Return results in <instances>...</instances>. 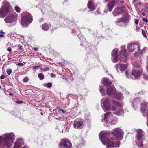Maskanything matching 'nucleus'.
<instances>
[{
  "mask_svg": "<svg viewBox=\"0 0 148 148\" xmlns=\"http://www.w3.org/2000/svg\"><path fill=\"white\" fill-rule=\"evenodd\" d=\"M99 90L100 92L102 94V96L105 95V93L104 92V90L103 88V87L102 86H99Z\"/></svg>",
  "mask_w": 148,
  "mask_h": 148,
  "instance_id": "29",
  "label": "nucleus"
},
{
  "mask_svg": "<svg viewBox=\"0 0 148 148\" xmlns=\"http://www.w3.org/2000/svg\"><path fill=\"white\" fill-rule=\"evenodd\" d=\"M116 107L115 106L113 105L112 106L111 109L112 111H114L116 110Z\"/></svg>",
  "mask_w": 148,
  "mask_h": 148,
  "instance_id": "40",
  "label": "nucleus"
},
{
  "mask_svg": "<svg viewBox=\"0 0 148 148\" xmlns=\"http://www.w3.org/2000/svg\"><path fill=\"white\" fill-rule=\"evenodd\" d=\"M142 15L143 16H145V15H146V14L145 12H143L142 13Z\"/></svg>",
  "mask_w": 148,
  "mask_h": 148,
  "instance_id": "57",
  "label": "nucleus"
},
{
  "mask_svg": "<svg viewBox=\"0 0 148 148\" xmlns=\"http://www.w3.org/2000/svg\"><path fill=\"white\" fill-rule=\"evenodd\" d=\"M145 51V48H144L141 52V54H143Z\"/></svg>",
  "mask_w": 148,
  "mask_h": 148,
  "instance_id": "46",
  "label": "nucleus"
},
{
  "mask_svg": "<svg viewBox=\"0 0 148 148\" xmlns=\"http://www.w3.org/2000/svg\"><path fill=\"white\" fill-rule=\"evenodd\" d=\"M111 135H115L118 139L121 140L123 138V132L122 130L120 129L116 128L114 129L113 132L111 134Z\"/></svg>",
  "mask_w": 148,
  "mask_h": 148,
  "instance_id": "8",
  "label": "nucleus"
},
{
  "mask_svg": "<svg viewBox=\"0 0 148 148\" xmlns=\"http://www.w3.org/2000/svg\"><path fill=\"white\" fill-rule=\"evenodd\" d=\"M147 71H148V67H147Z\"/></svg>",
  "mask_w": 148,
  "mask_h": 148,
  "instance_id": "63",
  "label": "nucleus"
},
{
  "mask_svg": "<svg viewBox=\"0 0 148 148\" xmlns=\"http://www.w3.org/2000/svg\"><path fill=\"white\" fill-rule=\"evenodd\" d=\"M142 33L143 36L145 37H146V34H145V32L143 30H142Z\"/></svg>",
  "mask_w": 148,
  "mask_h": 148,
  "instance_id": "39",
  "label": "nucleus"
},
{
  "mask_svg": "<svg viewBox=\"0 0 148 148\" xmlns=\"http://www.w3.org/2000/svg\"><path fill=\"white\" fill-rule=\"evenodd\" d=\"M17 103H21V102L20 101H17Z\"/></svg>",
  "mask_w": 148,
  "mask_h": 148,
  "instance_id": "60",
  "label": "nucleus"
},
{
  "mask_svg": "<svg viewBox=\"0 0 148 148\" xmlns=\"http://www.w3.org/2000/svg\"><path fill=\"white\" fill-rule=\"evenodd\" d=\"M117 0H113L110 2L108 5H107L108 10L111 12L114 6V4L117 1Z\"/></svg>",
  "mask_w": 148,
  "mask_h": 148,
  "instance_id": "18",
  "label": "nucleus"
},
{
  "mask_svg": "<svg viewBox=\"0 0 148 148\" xmlns=\"http://www.w3.org/2000/svg\"><path fill=\"white\" fill-rule=\"evenodd\" d=\"M112 115L111 112H107L104 114V118L102 121L106 122L108 124L114 125L116 122V119L115 118L114 119H112Z\"/></svg>",
  "mask_w": 148,
  "mask_h": 148,
  "instance_id": "5",
  "label": "nucleus"
},
{
  "mask_svg": "<svg viewBox=\"0 0 148 148\" xmlns=\"http://www.w3.org/2000/svg\"><path fill=\"white\" fill-rule=\"evenodd\" d=\"M45 86H47V88L51 87L52 86V84L51 83H48L44 85Z\"/></svg>",
  "mask_w": 148,
  "mask_h": 148,
  "instance_id": "32",
  "label": "nucleus"
},
{
  "mask_svg": "<svg viewBox=\"0 0 148 148\" xmlns=\"http://www.w3.org/2000/svg\"><path fill=\"white\" fill-rule=\"evenodd\" d=\"M62 112L64 114H66L67 113V111L66 110H62Z\"/></svg>",
  "mask_w": 148,
  "mask_h": 148,
  "instance_id": "49",
  "label": "nucleus"
},
{
  "mask_svg": "<svg viewBox=\"0 0 148 148\" xmlns=\"http://www.w3.org/2000/svg\"><path fill=\"white\" fill-rule=\"evenodd\" d=\"M24 144V143L21 138L17 140L15 142L13 148H20L21 146Z\"/></svg>",
  "mask_w": 148,
  "mask_h": 148,
  "instance_id": "14",
  "label": "nucleus"
},
{
  "mask_svg": "<svg viewBox=\"0 0 148 148\" xmlns=\"http://www.w3.org/2000/svg\"><path fill=\"white\" fill-rule=\"evenodd\" d=\"M110 136V133L108 132H101L99 134V139L102 143L105 145L107 143V148L114 147V143L108 140Z\"/></svg>",
  "mask_w": 148,
  "mask_h": 148,
  "instance_id": "2",
  "label": "nucleus"
},
{
  "mask_svg": "<svg viewBox=\"0 0 148 148\" xmlns=\"http://www.w3.org/2000/svg\"><path fill=\"white\" fill-rule=\"evenodd\" d=\"M102 83L105 86H108L110 85L112 82L107 78H104L102 80Z\"/></svg>",
  "mask_w": 148,
  "mask_h": 148,
  "instance_id": "22",
  "label": "nucleus"
},
{
  "mask_svg": "<svg viewBox=\"0 0 148 148\" xmlns=\"http://www.w3.org/2000/svg\"><path fill=\"white\" fill-rule=\"evenodd\" d=\"M7 50L9 52H11L12 51L11 48L10 47H8L7 49Z\"/></svg>",
  "mask_w": 148,
  "mask_h": 148,
  "instance_id": "50",
  "label": "nucleus"
},
{
  "mask_svg": "<svg viewBox=\"0 0 148 148\" xmlns=\"http://www.w3.org/2000/svg\"><path fill=\"white\" fill-rule=\"evenodd\" d=\"M15 136L12 133H6L0 136V147L3 145L7 148H10L14 140Z\"/></svg>",
  "mask_w": 148,
  "mask_h": 148,
  "instance_id": "1",
  "label": "nucleus"
},
{
  "mask_svg": "<svg viewBox=\"0 0 148 148\" xmlns=\"http://www.w3.org/2000/svg\"><path fill=\"white\" fill-rule=\"evenodd\" d=\"M130 73V72L129 71H127L125 72V74L127 76V77L128 78H130V76H129L128 75Z\"/></svg>",
  "mask_w": 148,
  "mask_h": 148,
  "instance_id": "36",
  "label": "nucleus"
},
{
  "mask_svg": "<svg viewBox=\"0 0 148 148\" xmlns=\"http://www.w3.org/2000/svg\"><path fill=\"white\" fill-rule=\"evenodd\" d=\"M135 22L136 24H138L139 23V20L138 19H135Z\"/></svg>",
  "mask_w": 148,
  "mask_h": 148,
  "instance_id": "47",
  "label": "nucleus"
},
{
  "mask_svg": "<svg viewBox=\"0 0 148 148\" xmlns=\"http://www.w3.org/2000/svg\"><path fill=\"white\" fill-rule=\"evenodd\" d=\"M19 49L20 50H22V46H19Z\"/></svg>",
  "mask_w": 148,
  "mask_h": 148,
  "instance_id": "54",
  "label": "nucleus"
},
{
  "mask_svg": "<svg viewBox=\"0 0 148 148\" xmlns=\"http://www.w3.org/2000/svg\"><path fill=\"white\" fill-rule=\"evenodd\" d=\"M130 19V17L129 16H125L121 18H118L116 21L115 23L117 25H120L121 22H123L126 23H127L129 21Z\"/></svg>",
  "mask_w": 148,
  "mask_h": 148,
  "instance_id": "12",
  "label": "nucleus"
},
{
  "mask_svg": "<svg viewBox=\"0 0 148 148\" xmlns=\"http://www.w3.org/2000/svg\"><path fill=\"white\" fill-rule=\"evenodd\" d=\"M125 11L124 8H115L113 12L114 16H116L121 14Z\"/></svg>",
  "mask_w": 148,
  "mask_h": 148,
  "instance_id": "15",
  "label": "nucleus"
},
{
  "mask_svg": "<svg viewBox=\"0 0 148 148\" xmlns=\"http://www.w3.org/2000/svg\"><path fill=\"white\" fill-rule=\"evenodd\" d=\"M60 146L62 148H71L72 147L70 141L65 139H63L61 141Z\"/></svg>",
  "mask_w": 148,
  "mask_h": 148,
  "instance_id": "11",
  "label": "nucleus"
},
{
  "mask_svg": "<svg viewBox=\"0 0 148 148\" xmlns=\"http://www.w3.org/2000/svg\"><path fill=\"white\" fill-rule=\"evenodd\" d=\"M140 100L139 99H138L134 101L133 105L134 106V105H135L136 103H140Z\"/></svg>",
  "mask_w": 148,
  "mask_h": 148,
  "instance_id": "37",
  "label": "nucleus"
},
{
  "mask_svg": "<svg viewBox=\"0 0 148 148\" xmlns=\"http://www.w3.org/2000/svg\"><path fill=\"white\" fill-rule=\"evenodd\" d=\"M22 148H29L27 146H25L24 147H23Z\"/></svg>",
  "mask_w": 148,
  "mask_h": 148,
  "instance_id": "55",
  "label": "nucleus"
},
{
  "mask_svg": "<svg viewBox=\"0 0 148 148\" xmlns=\"http://www.w3.org/2000/svg\"><path fill=\"white\" fill-rule=\"evenodd\" d=\"M120 144V142L119 141L118 142H117L116 143L115 145L114 144V147H119Z\"/></svg>",
  "mask_w": 148,
  "mask_h": 148,
  "instance_id": "35",
  "label": "nucleus"
},
{
  "mask_svg": "<svg viewBox=\"0 0 148 148\" xmlns=\"http://www.w3.org/2000/svg\"><path fill=\"white\" fill-rule=\"evenodd\" d=\"M142 106L141 108V110L142 112L143 113L146 110L147 107V103H144L143 104H142Z\"/></svg>",
  "mask_w": 148,
  "mask_h": 148,
  "instance_id": "25",
  "label": "nucleus"
},
{
  "mask_svg": "<svg viewBox=\"0 0 148 148\" xmlns=\"http://www.w3.org/2000/svg\"><path fill=\"white\" fill-rule=\"evenodd\" d=\"M127 66V64H122L119 63L116 65V67L117 69L119 68L120 71L122 72L126 69Z\"/></svg>",
  "mask_w": 148,
  "mask_h": 148,
  "instance_id": "19",
  "label": "nucleus"
},
{
  "mask_svg": "<svg viewBox=\"0 0 148 148\" xmlns=\"http://www.w3.org/2000/svg\"><path fill=\"white\" fill-rule=\"evenodd\" d=\"M0 33L1 34H5V33L4 32H3L2 30H1L0 32Z\"/></svg>",
  "mask_w": 148,
  "mask_h": 148,
  "instance_id": "58",
  "label": "nucleus"
},
{
  "mask_svg": "<svg viewBox=\"0 0 148 148\" xmlns=\"http://www.w3.org/2000/svg\"><path fill=\"white\" fill-rule=\"evenodd\" d=\"M15 10L17 12H19L20 11V9L19 7L16 6L15 8Z\"/></svg>",
  "mask_w": 148,
  "mask_h": 148,
  "instance_id": "33",
  "label": "nucleus"
},
{
  "mask_svg": "<svg viewBox=\"0 0 148 148\" xmlns=\"http://www.w3.org/2000/svg\"><path fill=\"white\" fill-rule=\"evenodd\" d=\"M4 36V35L2 34H0V37H2Z\"/></svg>",
  "mask_w": 148,
  "mask_h": 148,
  "instance_id": "59",
  "label": "nucleus"
},
{
  "mask_svg": "<svg viewBox=\"0 0 148 148\" xmlns=\"http://www.w3.org/2000/svg\"><path fill=\"white\" fill-rule=\"evenodd\" d=\"M112 60L114 63H116L118 61V50L114 49L112 52Z\"/></svg>",
  "mask_w": 148,
  "mask_h": 148,
  "instance_id": "13",
  "label": "nucleus"
},
{
  "mask_svg": "<svg viewBox=\"0 0 148 148\" xmlns=\"http://www.w3.org/2000/svg\"><path fill=\"white\" fill-rule=\"evenodd\" d=\"M17 18V16L10 14L5 18L4 21L6 23H12L16 21Z\"/></svg>",
  "mask_w": 148,
  "mask_h": 148,
  "instance_id": "9",
  "label": "nucleus"
},
{
  "mask_svg": "<svg viewBox=\"0 0 148 148\" xmlns=\"http://www.w3.org/2000/svg\"><path fill=\"white\" fill-rule=\"evenodd\" d=\"M140 28L139 27H138V26H136V30L137 31H139V30H140Z\"/></svg>",
  "mask_w": 148,
  "mask_h": 148,
  "instance_id": "52",
  "label": "nucleus"
},
{
  "mask_svg": "<svg viewBox=\"0 0 148 148\" xmlns=\"http://www.w3.org/2000/svg\"><path fill=\"white\" fill-rule=\"evenodd\" d=\"M62 110L60 108H59V110H58V112H62Z\"/></svg>",
  "mask_w": 148,
  "mask_h": 148,
  "instance_id": "53",
  "label": "nucleus"
},
{
  "mask_svg": "<svg viewBox=\"0 0 148 148\" xmlns=\"http://www.w3.org/2000/svg\"><path fill=\"white\" fill-rule=\"evenodd\" d=\"M50 69L49 67H46L43 70V71L46 72L47 71H48Z\"/></svg>",
  "mask_w": 148,
  "mask_h": 148,
  "instance_id": "41",
  "label": "nucleus"
},
{
  "mask_svg": "<svg viewBox=\"0 0 148 148\" xmlns=\"http://www.w3.org/2000/svg\"><path fill=\"white\" fill-rule=\"evenodd\" d=\"M143 20L146 23L148 22V20L146 18H143Z\"/></svg>",
  "mask_w": 148,
  "mask_h": 148,
  "instance_id": "51",
  "label": "nucleus"
},
{
  "mask_svg": "<svg viewBox=\"0 0 148 148\" xmlns=\"http://www.w3.org/2000/svg\"><path fill=\"white\" fill-rule=\"evenodd\" d=\"M41 66H35L34 67L33 69L35 70H37L38 68L40 67Z\"/></svg>",
  "mask_w": 148,
  "mask_h": 148,
  "instance_id": "42",
  "label": "nucleus"
},
{
  "mask_svg": "<svg viewBox=\"0 0 148 148\" xmlns=\"http://www.w3.org/2000/svg\"><path fill=\"white\" fill-rule=\"evenodd\" d=\"M51 25L50 24L45 23L43 24L42 25V29L45 31H47L50 27Z\"/></svg>",
  "mask_w": 148,
  "mask_h": 148,
  "instance_id": "24",
  "label": "nucleus"
},
{
  "mask_svg": "<svg viewBox=\"0 0 148 148\" xmlns=\"http://www.w3.org/2000/svg\"><path fill=\"white\" fill-rule=\"evenodd\" d=\"M147 126H148V121H147Z\"/></svg>",
  "mask_w": 148,
  "mask_h": 148,
  "instance_id": "64",
  "label": "nucleus"
},
{
  "mask_svg": "<svg viewBox=\"0 0 148 148\" xmlns=\"http://www.w3.org/2000/svg\"><path fill=\"white\" fill-rule=\"evenodd\" d=\"M143 77L144 79L148 80V76L145 74H144L143 75Z\"/></svg>",
  "mask_w": 148,
  "mask_h": 148,
  "instance_id": "38",
  "label": "nucleus"
},
{
  "mask_svg": "<svg viewBox=\"0 0 148 148\" xmlns=\"http://www.w3.org/2000/svg\"><path fill=\"white\" fill-rule=\"evenodd\" d=\"M10 7L9 3L6 1H4L3 2V5L0 9V14L4 16L9 11Z\"/></svg>",
  "mask_w": 148,
  "mask_h": 148,
  "instance_id": "7",
  "label": "nucleus"
},
{
  "mask_svg": "<svg viewBox=\"0 0 148 148\" xmlns=\"http://www.w3.org/2000/svg\"><path fill=\"white\" fill-rule=\"evenodd\" d=\"M83 124V122L82 121H79L75 122L74 123V125L75 128L79 127Z\"/></svg>",
  "mask_w": 148,
  "mask_h": 148,
  "instance_id": "23",
  "label": "nucleus"
},
{
  "mask_svg": "<svg viewBox=\"0 0 148 148\" xmlns=\"http://www.w3.org/2000/svg\"><path fill=\"white\" fill-rule=\"evenodd\" d=\"M115 92V88L114 86H111L108 88L107 89L106 93L109 95L114 94Z\"/></svg>",
  "mask_w": 148,
  "mask_h": 148,
  "instance_id": "16",
  "label": "nucleus"
},
{
  "mask_svg": "<svg viewBox=\"0 0 148 148\" xmlns=\"http://www.w3.org/2000/svg\"><path fill=\"white\" fill-rule=\"evenodd\" d=\"M137 145H138L140 146H143V145H139V144L138 143H137Z\"/></svg>",
  "mask_w": 148,
  "mask_h": 148,
  "instance_id": "61",
  "label": "nucleus"
},
{
  "mask_svg": "<svg viewBox=\"0 0 148 148\" xmlns=\"http://www.w3.org/2000/svg\"><path fill=\"white\" fill-rule=\"evenodd\" d=\"M60 132H63V130H62L61 131H60Z\"/></svg>",
  "mask_w": 148,
  "mask_h": 148,
  "instance_id": "62",
  "label": "nucleus"
},
{
  "mask_svg": "<svg viewBox=\"0 0 148 148\" xmlns=\"http://www.w3.org/2000/svg\"><path fill=\"white\" fill-rule=\"evenodd\" d=\"M28 80V79L27 78H25L23 79V81L24 82H27Z\"/></svg>",
  "mask_w": 148,
  "mask_h": 148,
  "instance_id": "43",
  "label": "nucleus"
},
{
  "mask_svg": "<svg viewBox=\"0 0 148 148\" xmlns=\"http://www.w3.org/2000/svg\"><path fill=\"white\" fill-rule=\"evenodd\" d=\"M144 136V133L140 129L138 130L137 131V133L136 135V138L137 140L141 139Z\"/></svg>",
  "mask_w": 148,
  "mask_h": 148,
  "instance_id": "17",
  "label": "nucleus"
},
{
  "mask_svg": "<svg viewBox=\"0 0 148 148\" xmlns=\"http://www.w3.org/2000/svg\"><path fill=\"white\" fill-rule=\"evenodd\" d=\"M120 56L121 60L123 61L124 62H125L126 61L127 54L125 47L124 46H122L121 47V50L120 52Z\"/></svg>",
  "mask_w": 148,
  "mask_h": 148,
  "instance_id": "10",
  "label": "nucleus"
},
{
  "mask_svg": "<svg viewBox=\"0 0 148 148\" xmlns=\"http://www.w3.org/2000/svg\"><path fill=\"white\" fill-rule=\"evenodd\" d=\"M38 48H36V47H35L34 48V50L35 51H37L38 50Z\"/></svg>",
  "mask_w": 148,
  "mask_h": 148,
  "instance_id": "56",
  "label": "nucleus"
},
{
  "mask_svg": "<svg viewBox=\"0 0 148 148\" xmlns=\"http://www.w3.org/2000/svg\"><path fill=\"white\" fill-rule=\"evenodd\" d=\"M79 139L80 142H81V143L80 144H79L77 146V147L79 148L83 146L84 143V141L81 138H79Z\"/></svg>",
  "mask_w": 148,
  "mask_h": 148,
  "instance_id": "28",
  "label": "nucleus"
},
{
  "mask_svg": "<svg viewBox=\"0 0 148 148\" xmlns=\"http://www.w3.org/2000/svg\"><path fill=\"white\" fill-rule=\"evenodd\" d=\"M93 0H90L88 1L87 4L88 7L89 9L91 11H93L95 10V8Z\"/></svg>",
  "mask_w": 148,
  "mask_h": 148,
  "instance_id": "20",
  "label": "nucleus"
},
{
  "mask_svg": "<svg viewBox=\"0 0 148 148\" xmlns=\"http://www.w3.org/2000/svg\"><path fill=\"white\" fill-rule=\"evenodd\" d=\"M5 77V76H4L3 75H2L1 77H0V79H4V78Z\"/></svg>",
  "mask_w": 148,
  "mask_h": 148,
  "instance_id": "48",
  "label": "nucleus"
},
{
  "mask_svg": "<svg viewBox=\"0 0 148 148\" xmlns=\"http://www.w3.org/2000/svg\"><path fill=\"white\" fill-rule=\"evenodd\" d=\"M51 77L52 78H54L56 77V75L54 74L53 73H51Z\"/></svg>",
  "mask_w": 148,
  "mask_h": 148,
  "instance_id": "45",
  "label": "nucleus"
},
{
  "mask_svg": "<svg viewBox=\"0 0 148 148\" xmlns=\"http://www.w3.org/2000/svg\"><path fill=\"white\" fill-rule=\"evenodd\" d=\"M101 105L102 109L105 112L109 110L111 107V102L110 99L103 98L101 101Z\"/></svg>",
  "mask_w": 148,
  "mask_h": 148,
  "instance_id": "6",
  "label": "nucleus"
},
{
  "mask_svg": "<svg viewBox=\"0 0 148 148\" xmlns=\"http://www.w3.org/2000/svg\"><path fill=\"white\" fill-rule=\"evenodd\" d=\"M124 113L123 110H118L116 112H114V114L117 116H119L123 114Z\"/></svg>",
  "mask_w": 148,
  "mask_h": 148,
  "instance_id": "26",
  "label": "nucleus"
},
{
  "mask_svg": "<svg viewBox=\"0 0 148 148\" xmlns=\"http://www.w3.org/2000/svg\"><path fill=\"white\" fill-rule=\"evenodd\" d=\"M21 24L24 27L30 23L33 20L32 16L29 13L23 12L21 14Z\"/></svg>",
  "mask_w": 148,
  "mask_h": 148,
  "instance_id": "3",
  "label": "nucleus"
},
{
  "mask_svg": "<svg viewBox=\"0 0 148 148\" xmlns=\"http://www.w3.org/2000/svg\"><path fill=\"white\" fill-rule=\"evenodd\" d=\"M17 65L20 66H23L24 65V64L22 63H18L16 64Z\"/></svg>",
  "mask_w": 148,
  "mask_h": 148,
  "instance_id": "44",
  "label": "nucleus"
},
{
  "mask_svg": "<svg viewBox=\"0 0 148 148\" xmlns=\"http://www.w3.org/2000/svg\"><path fill=\"white\" fill-rule=\"evenodd\" d=\"M39 79L40 80H42L44 78V75L42 73H39L38 75Z\"/></svg>",
  "mask_w": 148,
  "mask_h": 148,
  "instance_id": "30",
  "label": "nucleus"
},
{
  "mask_svg": "<svg viewBox=\"0 0 148 148\" xmlns=\"http://www.w3.org/2000/svg\"><path fill=\"white\" fill-rule=\"evenodd\" d=\"M113 103L114 104L118 106H121V105L119 102L113 100L112 101Z\"/></svg>",
  "mask_w": 148,
  "mask_h": 148,
  "instance_id": "31",
  "label": "nucleus"
},
{
  "mask_svg": "<svg viewBox=\"0 0 148 148\" xmlns=\"http://www.w3.org/2000/svg\"><path fill=\"white\" fill-rule=\"evenodd\" d=\"M140 44L137 43H130L128 44L127 49L130 52L134 54H137L140 51Z\"/></svg>",
  "mask_w": 148,
  "mask_h": 148,
  "instance_id": "4",
  "label": "nucleus"
},
{
  "mask_svg": "<svg viewBox=\"0 0 148 148\" xmlns=\"http://www.w3.org/2000/svg\"><path fill=\"white\" fill-rule=\"evenodd\" d=\"M141 73L139 71L137 70H133L132 72V75L135 78H137L140 76Z\"/></svg>",
  "mask_w": 148,
  "mask_h": 148,
  "instance_id": "21",
  "label": "nucleus"
},
{
  "mask_svg": "<svg viewBox=\"0 0 148 148\" xmlns=\"http://www.w3.org/2000/svg\"><path fill=\"white\" fill-rule=\"evenodd\" d=\"M115 97L118 99H120L122 97V95L120 93L118 92H115L114 94Z\"/></svg>",
  "mask_w": 148,
  "mask_h": 148,
  "instance_id": "27",
  "label": "nucleus"
},
{
  "mask_svg": "<svg viewBox=\"0 0 148 148\" xmlns=\"http://www.w3.org/2000/svg\"><path fill=\"white\" fill-rule=\"evenodd\" d=\"M12 72V70L10 69H8L7 70L6 72L8 74L10 75Z\"/></svg>",
  "mask_w": 148,
  "mask_h": 148,
  "instance_id": "34",
  "label": "nucleus"
}]
</instances>
